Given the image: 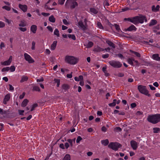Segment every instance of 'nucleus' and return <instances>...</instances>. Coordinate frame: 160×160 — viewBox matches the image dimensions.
I'll use <instances>...</instances> for the list:
<instances>
[{
	"mask_svg": "<svg viewBox=\"0 0 160 160\" xmlns=\"http://www.w3.org/2000/svg\"><path fill=\"white\" fill-rule=\"evenodd\" d=\"M67 141L70 144L71 147L73 146L72 140L71 139H69L67 140Z\"/></svg>",
	"mask_w": 160,
	"mask_h": 160,
	"instance_id": "nucleus-45",
	"label": "nucleus"
},
{
	"mask_svg": "<svg viewBox=\"0 0 160 160\" xmlns=\"http://www.w3.org/2000/svg\"><path fill=\"white\" fill-rule=\"evenodd\" d=\"M54 81L55 82L57 83V87H59L60 84V80L58 79H54Z\"/></svg>",
	"mask_w": 160,
	"mask_h": 160,
	"instance_id": "nucleus-36",
	"label": "nucleus"
},
{
	"mask_svg": "<svg viewBox=\"0 0 160 160\" xmlns=\"http://www.w3.org/2000/svg\"><path fill=\"white\" fill-rule=\"evenodd\" d=\"M65 6L66 8H69L70 6L71 8L73 9L75 8L76 6H78V4L76 1H72L71 2H70L68 1H67Z\"/></svg>",
	"mask_w": 160,
	"mask_h": 160,
	"instance_id": "nucleus-5",
	"label": "nucleus"
},
{
	"mask_svg": "<svg viewBox=\"0 0 160 160\" xmlns=\"http://www.w3.org/2000/svg\"><path fill=\"white\" fill-rule=\"evenodd\" d=\"M62 88L66 91L69 89V86L68 84H63L62 86Z\"/></svg>",
	"mask_w": 160,
	"mask_h": 160,
	"instance_id": "nucleus-27",
	"label": "nucleus"
},
{
	"mask_svg": "<svg viewBox=\"0 0 160 160\" xmlns=\"http://www.w3.org/2000/svg\"><path fill=\"white\" fill-rule=\"evenodd\" d=\"M9 70V67H7L3 68L2 70V72H4L5 71H8Z\"/></svg>",
	"mask_w": 160,
	"mask_h": 160,
	"instance_id": "nucleus-44",
	"label": "nucleus"
},
{
	"mask_svg": "<svg viewBox=\"0 0 160 160\" xmlns=\"http://www.w3.org/2000/svg\"><path fill=\"white\" fill-rule=\"evenodd\" d=\"M28 79V77L25 76H23L21 77V80L20 81V82L22 83L24 82L27 81Z\"/></svg>",
	"mask_w": 160,
	"mask_h": 160,
	"instance_id": "nucleus-20",
	"label": "nucleus"
},
{
	"mask_svg": "<svg viewBox=\"0 0 160 160\" xmlns=\"http://www.w3.org/2000/svg\"><path fill=\"white\" fill-rule=\"evenodd\" d=\"M78 26L82 30H85L87 29V25H84L82 21H79L78 22Z\"/></svg>",
	"mask_w": 160,
	"mask_h": 160,
	"instance_id": "nucleus-9",
	"label": "nucleus"
},
{
	"mask_svg": "<svg viewBox=\"0 0 160 160\" xmlns=\"http://www.w3.org/2000/svg\"><path fill=\"white\" fill-rule=\"evenodd\" d=\"M131 146L133 149L135 150L137 149L138 147V143L135 141L132 140L130 142Z\"/></svg>",
	"mask_w": 160,
	"mask_h": 160,
	"instance_id": "nucleus-11",
	"label": "nucleus"
},
{
	"mask_svg": "<svg viewBox=\"0 0 160 160\" xmlns=\"http://www.w3.org/2000/svg\"><path fill=\"white\" fill-rule=\"evenodd\" d=\"M65 0H58V3L60 5H63Z\"/></svg>",
	"mask_w": 160,
	"mask_h": 160,
	"instance_id": "nucleus-48",
	"label": "nucleus"
},
{
	"mask_svg": "<svg viewBox=\"0 0 160 160\" xmlns=\"http://www.w3.org/2000/svg\"><path fill=\"white\" fill-rule=\"evenodd\" d=\"M131 106L132 108H134L136 106V104L135 103H132L131 104Z\"/></svg>",
	"mask_w": 160,
	"mask_h": 160,
	"instance_id": "nucleus-54",
	"label": "nucleus"
},
{
	"mask_svg": "<svg viewBox=\"0 0 160 160\" xmlns=\"http://www.w3.org/2000/svg\"><path fill=\"white\" fill-rule=\"evenodd\" d=\"M62 160H70V156L69 154H67L64 156Z\"/></svg>",
	"mask_w": 160,
	"mask_h": 160,
	"instance_id": "nucleus-30",
	"label": "nucleus"
},
{
	"mask_svg": "<svg viewBox=\"0 0 160 160\" xmlns=\"http://www.w3.org/2000/svg\"><path fill=\"white\" fill-rule=\"evenodd\" d=\"M104 50V49L101 48L99 47H97L94 48L93 51L94 52H100L101 51H102Z\"/></svg>",
	"mask_w": 160,
	"mask_h": 160,
	"instance_id": "nucleus-21",
	"label": "nucleus"
},
{
	"mask_svg": "<svg viewBox=\"0 0 160 160\" xmlns=\"http://www.w3.org/2000/svg\"><path fill=\"white\" fill-rule=\"evenodd\" d=\"M97 25L98 27L100 29H102L103 28V27L101 22H98L97 23Z\"/></svg>",
	"mask_w": 160,
	"mask_h": 160,
	"instance_id": "nucleus-43",
	"label": "nucleus"
},
{
	"mask_svg": "<svg viewBox=\"0 0 160 160\" xmlns=\"http://www.w3.org/2000/svg\"><path fill=\"white\" fill-rule=\"evenodd\" d=\"M82 139V138L80 136L78 137L76 139V142L77 143H79L80 142Z\"/></svg>",
	"mask_w": 160,
	"mask_h": 160,
	"instance_id": "nucleus-42",
	"label": "nucleus"
},
{
	"mask_svg": "<svg viewBox=\"0 0 160 160\" xmlns=\"http://www.w3.org/2000/svg\"><path fill=\"white\" fill-rule=\"evenodd\" d=\"M54 34L57 36V37L59 36V31L58 29L56 28L55 29L54 32Z\"/></svg>",
	"mask_w": 160,
	"mask_h": 160,
	"instance_id": "nucleus-31",
	"label": "nucleus"
},
{
	"mask_svg": "<svg viewBox=\"0 0 160 160\" xmlns=\"http://www.w3.org/2000/svg\"><path fill=\"white\" fill-rule=\"evenodd\" d=\"M47 28L51 32H52L53 31V29L52 27H51V26H48L47 27Z\"/></svg>",
	"mask_w": 160,
	"mask_h": 160,
	"instance_id": "nucleus-55",
	"label": "nucleus"
},
{
	"mask_svg": "<svg viewBox=\"0 0 160 160\" xmlns=\"http://www.w3.org/2000/svg\"><path fill=\"white\" fill-rule=\"evenodd\" d=\"M35 42L33 41L32 42V47L31 48V49L32 50H34L35 49Z\"/></svg>",
	"mask_w": 160,
	"mask_h": 160,
	"instance_id": "nucleus-49",
	"label": "nucleus"
},
{
	"mask_svg": "<svg viewBox=\"0 0 160 160\" xmlns=\"http://www.w3.org/2000/svg\"><path fill=\"white\" fill-rule=\"evenodd\" d=\"M114 26L117 31L119 32V31H120V29L119 28V26L118 25L116 24H114Z\"/></svg>",
	"mask_w": 160,
	"mask_h": 160,
	"instance_id": "nucleus-38",
	"label": "nucleus"
},
{
	"mask_svg": "<svg viewBox=\"0 0 160 160\" xmlns=\"http://www.w3.org/2000/svg\"><path fill=\"white\" fill-rule=\"evenodd\" d=\"M124 20H128V21L130 22L135 24V21L134 20V17L132 18H125L124 19Z\"/></svg>",
	"mask_w": 160,
	"mask_h": 160,
	"instance_id": "nucleus-22",
	"label": "nucleus"
},
{
	"mask_svg": "<svg viewBox=\"0 0 160 160\" xmlns=\"http://www.w3.org/2000/svg\"><path fill=\"white\" fill-rule=\"evenodd\" d=\"M116 56H118V57H119L120 58H123V56L121 54L119 53L118 54H117L116 55Z\"/></svg>",
	"mask_w": 160,
	"mask_h": 160,
	"instance_id": "nucleus-61",
	"label": "nucleus"
},
{
	"mask_svg": "<svg viewBox=\"0 0 160 160\" xmlns=\"http://www.w3.org/2000/svg\"><path fill=\"white\" fill-rule=\"evenodd\" d=\"M42 15L44 16H48L50 15V14L49 13H47L45 12H42Z\"/></svg>",
	"mask_w": 160,
	"mask_h": 160,
	"instance_id": "nucleus-57",
	"label": "nucleus"
},
{
	"mask_svg": "<svg viewBox=\"0 0 160 160\" xmlns=\"http://www.w3.org/2000/svg\"><path fill=\"white\" fill-rule=\"evenodd\" d=\"M157 22L156 20L155 19H152L151 22L149 23V26H152L156 25L157 23Z\"/></svg>",
	"mask_w": 160,
	"mask_h": 160,
	"instance_id": "nucleus-26",
	"label": "nucleus"
},
{
	"mask_svg": "<svg viewBox=\"0 0 160 160\" xmlns=\"http://www.w3.org/2000/svg\"><path fill=\"white\" fill-rule=\"evenodd\" d=\"M135 24L137 25L139 23H143L144 21L145 22H147V19L146 16L140 15L139 16H135L134 17Z\"/></svg>",
	"mask_w": 160,
	"mask_h": 160,
	"instance_id": "nucleus-3",
	"label": "nucleus"
},
{
	"mask_svg": "<svg viewBox=\"0 0 160 160\" xmlns=\"http://www.w3.org/2000/svg\"><path fill=\"white\" fill-rule=\"evenodd\" d=\"M9 69L10 70L11 72H14L15 69V67L14 66H11L10 68H9Z\"/></svg>",
	"mask_w": 160,
	"mask_h": 160,
	"instance_id": "nucleus-46",
	"label": "nucleus"
},
{
	"mask_svg": "<svg viewBox=\"0 0 160 160\" xmlns=\"http://www.w3.org/2000/svg\"><path fill=\"white\" fill-rule=\"evenodd\" d=\"M90 11L94 14H97L98 12V11L94 8H91L90 9Z\"/></svg>",
	"mask_w": 160,
	"mask_h": 160,
	"instance_id": "nucleus-29",
	"label": "nucleus"
},
{
	"mask_svg": "<svg viewBox=\"0 0 160 160\" xmlns=\"http://www.w3.org/2000/svg\"><path fill=\"white\" fill-rule=\"evenodd\" d=\"M153 132L157 133L160 130V128H153Z\"/></svg>",
	"mask_w": 160,
	"mask_h": 160,
	"instance_id": "nucleus-37",
	"label": "nucleus"
},
{
	"mask_svg": "<svg viewBox=\"0 0 160 160\" xmlns=\"http://www.w3.org/2000/svg\"><path fill=\"white\" fill-rule=\"evenodd\" d=\"M10 98V94H7L6 95L3 99V103L5 104H6L7 102L9 100Z\"/></svg>",
	"mask_w": 160,
	"mask_h": 160,
	"instance_id": "nucleus-12",
	"label": "nucleus"
},
{
	"mask_svg": "<svg viewBox=\"0 0 160 160\" xmlns=\"http://www.w3.org/2000/svg\"><path fill=\"white\" fill-rule=\"evenodd\" d=\"M159 5H157L156 7L155 5H153L152 7V10L153 12H156L159 10Z\"/></svg>",
	"mask_w": 160,
	"mask_h": 160,
	"instance_id": "nucleus-14",
	"label": "nucleus"
},
{
	"mask_svg": "<svg viewBox=\"0 0 160 160\" xmlns=\"http://www.w3.org/2000/svg\"><path fill=\"white\" fill-rule=\"evenodd\" d=\"M130 51L132 53H133L136 56H137L138 57H140L141 56L140 54L138 53V52H135L134 51H133L132 50H130Z\"/></svg>",
	"mask_w": 160,
	"mask_h": 160,
	"instance_id": "nucleus-33",
	"label": "nucleus"
},
{
	"mask_svg": "<svg viewBox=\"0 0 160 160\" xmlns=\"http://www.w3.org/2000/svg\"><path fill=\"white\" fill-rule=\"evenodd\" d=\"M127 61H128V63H129L132 66H134L133 64V62H132L131 59V58H129L128 59Z\"/></svg>",
	"mask_w": 160,
	"mask_h": 160,
	"instance_id": "nucleus-39",
	"label": "nucleus"
},
{
	"mask_svg": "<svg viewBox=\"0 0 160 160\" xmlns=\"http://www.w3.org/2000/svg\"><path fill=\"white\" fill-rule=\"evenodd\" d=\"M19 8L21 9L24 12H25L27 11L28 8L26 5H22L21 4H19Z\"/></svg>",
	"mask_w": 160,
	"mask_h": 160,
	"instance_id": "nucleus-13",
	"label": "nucleus"
},
{
	"mask_svg": "<svg viewBox=\"0 0 160 160\" xmlns=\"http://www.w3.org/2000/svg\"><path fill=\"white\" fill-rule=\"evenodd\" d=\"M138 89L141 93L148 96V97L151 96V95L148 93V91L146 89L145 86L139 85L138 86Z\"/></svg>",
	"mask_w": 160,
	"mask_h": 160,
	"instance_id": "nucleus-4",
	"label": "nucleus"
},
{
	"mask_svg": "<svg viewBox=\"0 0 160 160\" xmlns=\"http://www.w3.org/2000/svg\"><path fill=\"white\" fill-rule=\"evenodd\" d=\"M9 90L10 91H13L14 90V88L11 84L9 85Z\"/></svg>",
	"mask_w": 160,
	"mask_h": 160,
	"instance_id": "nucleus-63",
	"label": "nucleus"
},
{
	"mask_svg": "<svg viewBox=\"0 0 160 160\" xmlns=\"http://www.w3.org/2000/svg\"><path fill=\"white\" fill-rule=\"evenodd\" d=\"M63 22L64 24H65V25H66L69 24V22L65 19H63Z\"/></svg>",
	"mask_w": 160,
	"mask_h": 160,
	"instance_id": "nucleus-52",
	"label": "nucleus"
},
{
	"mask_svg": "<svg viewBox=\"0 0 160 160\" xmlns=\"http://www.w3.org/2000/svg\"><path fill=\"white\" fill-rule=\"evenodd\" d=\"M48 19L49 21L52 22L53 23L55 22V18L52 15L50 17H49Z\"/></svg>",
	"mask_w": 160,
	"mask_h": 160,
	"instance_id": "nucleus-24",
	"label": "nucleus"
},
{
	"mask_svg": "<svg viewBox=\"0 0 160 160\" xmlns=\"http://www.w3.org/2000/svg\"><path fill=\"white\" fill-rule=\"evenodd\" d=\"M3 9H4L7 11H9L11 10V8L8 6H5L2 7Z\"/></svg>",
	"mask_w": 160,
	"mask_h": 160,
	"instance_id": "nucleus-41",
	"label": "nucleus"
},
{
	"mask_svg": "<svg viewBox=\"0 0 160 160\" xmlns=\"http://www.w3.org/2000/svg\"><path fill=\"white\" fill-rule=\"evenodd\" d=\"M38 106V105L37 103H35V104H33L32 106V108H31V111H33L34 109V108H35L37 107Z\"/></svg>",
	"mask_w": 160,
	"mask_h": 160,
	"instance_id": "nucleus-40",
	"label": "nucleus"
},
{
	"mask_svg": "<svg viewBox=\"0 0 160 160\" xmlns=\"http://www.w3.org/2000/svg\"><path fill=\"white\" fill-rule=\"evenodd\" d=\"M12 60V57L10 56L8 60L5 61L3 62H1V64L3 65H9L11 62Z\"/></svg>",
	"mask_w": 160,
	"mask_h": 160,
	"instance_id": "nucleus-10",
	"label": "nucleus"
},
{
	"mask_svg": "<svg viewBox=\"0 0 160 160\" xmlns=\"http://www.w3.org/2000/svg\"><path fill=\"white\" fill-rule=\"evenodd\" d=\"M101 129L102 131L104 132H106L107 130V128L105 126H103Z\"/></svg>",
	"mask_w": 160,
	"mask_h": 160,
	"instance_id": "nucleus-58",
	"label": "nucleus"
},
{
	"mask_svg": "<svg viewBox=\"0 0 160 160\" xmlns=\"http://www.w3.org/2000/svg\"><path fill=\"white\" fill-rule=\"evenodd\" d=\"M32 90L39 92L40 91V89L39 87L37 86H35L33 87Z\"/></svg>",
	"mask_w": 160,
	"mask_h": 160,
	"instance_id": "nucleus-34",
	"label": "nucleus"
},
{
	"mask_svg": "<svg viewBox=\"0 0 160 160\" xmlns=\"http://www.w3.org/2000/svg\"><path fill=\"white\" fill-rule=\"evenodd\" d=\"M127 30L129 31L133 30L136 31V28L134 25H132L127 29Z\"/></svg>",
	"mask_w": 160,
	"mask_h": 160,
	"instance_id": "nucleus-19",
	"label": "nucleus"
},
{
	"mask_svg": "<svg viewBox=\"0 0 160 160\" xmlns=\"http://www.w3.org/2000/svg\"><path fill=\"white\" fill-rule=\"evenodd\" d=\"M19 26L20 27H24L26 26V23L24 20L21 21L20 23L19 24Z\"/></svg>",
	"mask_w": 160,
	"mask_h": 160,
	"instance_id": "nucleus-28",
	"label": "nucleus"
},
{
	"mask_svg": "<svg viewBox=\"0 0 160 160\" xmlns=\"http://www.w3.org/2000/svg\"><path fill=\"white\" fill-rule=\"evenodd\" d=\"M24 57L25 60L27 61L29 63H32L34 62V60L28 54L25 53L24 54Z\"/></svg>",
	"mask_w": 160,
	"mask_h": 160,
	"instance_id": "nucleus-8",
	"label": "nucleus"
},
{
	"mask_svg": "<svg viewBox=\"0 0 160 160\" xmlns=\"http://www.w3.org/2000/svg\"><path fill=\"white\" fill-rule=\"evenodd\" d=\"M93 43L92 42H89L88 43L87 45V47L88 48H90L92 47L93 46Z\"/></svg>",
	"mask_w": 160,
	"mask_h": 160,
	"instance_id": "nucleus-35",
	"label": "nucleus"
},
{
	"mask_svg": "<svg viewBox=\"0 0 160 160\" xmlns=\"http://www.w3.org/2000/svg\"><path fill=\"white\" fill-rule=\"evenodd\" d=\"M65 146L66 149H68V148L69 147V145L68 143L66 142L65 143Z\"/></svg>",
	"mask_w": 160,
	"mask_h": 160,
	"instance_id": "nucleus-64",
	"label": "nucleus"
},
{
	"mask_svg": "<svg viewBox=\"0 0 160 160\" xmlns=\"http://www.w3.org/2000/svg\"><path fill=\"white\" fill-rule=\"evenodd\" d=\"M109 54L107 53V54H106L104 55H103L102 56V57L103 58H108L109 57Z\"/></svg>",
	"mask_w": 160,
	"mask_h": 160,
	"instance_id": "nucleus-51",
	"label": "nucleus"
},
{
	"mask_svg": "<svg viewBox=\"0 0 160 160\" xmlns=\"http://www.w3.org/2000/svg\"><path fill=\"white\" fill-rule=\"evenodd\" d=\"M121 146V145L117 142H110L108 145L109 148L115 151L118 150Z\"/></svg>",
	"mask_w": 160,
	"mask_h": 160,
	"instance_id": "nucleus-7",
	"label": "nucleus"
},
{
	"mask_svg": "<svg viewBox=\"0 0 160 160\" xmlns=\"http://www.w3.org/2000/svg\"><path fill=\"white\" fill-rule=\"evenodd\" d=\"M101 142L103 145L106 146L109 143V141L108 139H106L105 140H102L101 141Z\"/></svg>",
	"mask_w": 160,
	"mask_h": 160,
	"instance_id": "nucleus-25",
	"label": "nucleus"
},
{
	"mask_svg": "<svg viewBox=\"0 0 160 160\" xmlns=\"http://www.w3.org/2000/svg\"><path fill=\"white\" fill-rule=\"evenodd\" d=\"M147 121L153 124H156L160 121V114L149 115L147 118Z\"/></svg>",
	"mask_w": 160,
	"mask_h": 160,
	"instance_id": "nucleus-1",
	"label": "nucleus"
},
{
	"mask_svg": "<svg viewBox=\"0 0 160 160\" xmlns=\"http://www.w3.org/2000/svg\"><path fill=\"white\" fill-rule=\"evenodd\" d=\"M28 100L27 99H25L22 102L21 104V106L23 107H25L27 104Z\"/></svg>",
	"mask_w": 160,
	"mask_h": 160,
	"instance_id": "nucleus-23",
	"label": "nucleus"
},
{
	"mask_svg": "<svg viewBox=\"0 0 160 160\" xmlns=\"http://www.w3.org/2000/svg\"><path fill=\"white\" fill-rule=\"evenodd\" d=\"M65 61L68 64L74 65L78 62V59L73 56L67 55L65 58Z\"/></svg>",
	"mask_w": 160,
	"mask_h": 160,
	"instance_id": "nucleus-2",
	"label": "nucleus"
},
{
	"mask_svg": "<svg viewBox=\"0 0 160 160\" xmlns=\"http://www.w3.org/2000/svg\"><path fill=\"white\" fill-rule=\"evenodd\" d=\"M5 46L3 42H1L0 44V48L1 49H2V48L5 47Z\"/></svg>",
	"mask_w": 160,
	"mask_h": 160,
	"instance_id": "nucleus-62",
	"label": "nucleus"
},
{
	"mask_svg": "<svg viewBox=\"0 0 160 160\" xmlns=\"http://www.w3.org/2000/svg\"><path fill=\"white\" fill-rule=\"evenodd\" d=\"M109 64L114 68H120L122 65L119 61L115 60H111L108 62Z\"/></svg>",
	"mask_w": 160,
	"mask_h": 160,
	"instance_id": "nucleus-6",
	"label": "nucleus"
},
{
	"mask_svg": "<svg viewBox=\"0 0 160 160\" xmlns=\"http://www.w3.org/2000/svg\"><path fill=\"white\" fill-rule=\"evenodd\" d=\"M152 58L158 61H160V58L159 57L158 54H154L152 55Z\"/></svg>",
	"mask_w": 160,
	"mask_h": 160,
	"instance_id": "nucleus-17",
	"label": "nucleus"
},
{
	"mask_svg": "<svg viewBox=\"0 0 160 160\" xmlns=\"http://www.w3.org/2000/svg\"><path fill=\"white\" fill-rule=\"evenodd\" d=\"M5 26V24L4 22L0 21V28H2L4 27Z\"/></svg>",
	"mask_w": 160,
	"mask_h": 160,
	"instance_id": "nucleus-47",
	"label": "nucleus"
},
{
	"mask_svg": "<svg viewBox=\"0 0 160 160\" xmlns=\"http://www.w3.org/2000/svg\"><path fill=\"white\" fill-rule=\"evenodd\" d=\"M116 104L114 102H113L112 103H109L108 105L110 107H114L115 106Z\"/></svg>",
	"mask_w": 160,
	"mask_h": 160,
	"instance_id": "nucleus-56",
	"label": "nucleus"
},
{
	"mask_svg": "<svg viewBox=\"0 0 160 160\" xmlns=\"http://www.w3.org/2000/svg\"><path fill=\"white\" fill-rule=\"evenodd\" d=\"M31 30L33 33H35L37 29V26L35 25H33L31 26L30 28Z\"/></svg>",
	"mask_w": 160,
	"mask_h": 160,
	"instance_id": "nucleus-15",
	"label": "nucleus"
},
{
	"mask_svg": "<svg viewBox=\"0 0 160 160\" xmlns=\"http://www.w3.org/2000/svg\"><path fill=\"white\" fill-rule=\"evenodd\" d=\"M25 92H23L22 93V94H21V95L20 96H19V98H20V99H22V98H24V96H25Z\"/></svg>",
	"mask_w": 160,
	"mask_h": 160,
	"instance_id": "nucleus-53",
	"label": "nucleus"
},
{
	"mask_svg": "<svg viewBox=\"0 0 160 160\" xmlns=\"http://www.w3.org/2000/svg\"><path fill=\"white\" fill-rule=\"evenodd\" d=\"M68 36L69 38H71L73 40H75L76 39L75 36L74 34L71 35L68 34Z\"/></svg>",
	"mask_w": 160,
	"mask_h": 160,
	"instance_id": "nucleus-32",
	"label": "nucleus"
},
{
	"mask_svg": "<svg viewBox=\"0 0 160 160\" xmlns=\"http://www.w3.org/2000/svg\"><path fill=\"white\" fill-rule=\"evenodd\" d=\"M106 42L110 46L112 47L113 48H115V45L112 42L109 40H106Z\"/></svg>",
	"mask_w": 160,
	"mask_h": 160,
	"instance_id": "nucleus-18",
	"label": "nucleus"
},
{
	"mask_svg": "<svg viewBox=\"0 0 160 160\" xmlns=\"http://www.w3.org/2000/svg\"><path fill=\"white\" fill-rule=\"evenodd\" d=\"M115 129L117 131H121L122 130V129L119 127H116Z\"/></svg>",
	"mask_w": 160,
	"mask_h": 160,
	"instance_id": "nucleus-60",
	"label": "nucleus"
},
{
	"mask_svg": "<svg viewBox=\"0 0 160 160\" xmlns=\"http://www.w3.org/2000/svg\"><path fill=\"white\" fill-rule=\"evenodd\" d=\"M19 29L22 32H25L27 30L26 28L20 27L19 28Z\"/></svg>",
	"mask_w": 160,
	"mask_h": 160,
	"instance_id": "nucleus-50",
	"label": "nucleus"
},
{
	"mask_svg": "<svg viewBox=\"0 0 160 160\" xmlns=\"http://www.w3.org/2000/svg\"><path fill=\"white\" fill-rule=\"evenodd\" d=\"M149 86L151 90H153L155 89V88L152 85H149Z\"/></svg>",
	"mask_w": 160,
	"mask_h": 160,
	"instance_id": "nucleus-59",
	"label": "nucleus"
},
{
	"mask_svg": "<svg viewBox=\"0 0 160 160\" xmlns=\"http://www.w3.org/2000/svg\"><path fill=\"white\" fill-rule=\"evenodd\" d=\"M57 43V41H54L53 42L51 46V50H54L55 49Z\"/></svg>",
	"mask_w": 160,
	"mask_h": 160,
	"instance_id": "nucleus-16",
	"label": "nucleus"
}]
</instances>
